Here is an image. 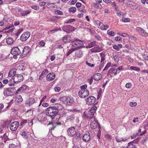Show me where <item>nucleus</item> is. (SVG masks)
Listing matches in <instances>:
<instances>
[{
    "mask_svg": "<svg viewBox=\"0 0 148 148\" xmlns=\"http://www.w3.org/2000/svg\"><path fill=\"white\" fill-rule=\"evenodd\" d=\"M59 107H62L61 105L60 104H58L57 107L52 106L47 108L46 110V115L51 118L53 116L58 113Z\"/></svg>",
    "mask_w": 148,
    "mask_h": 148,
    "instance_id": "nucleus-1",
    "label": "nucleus"
},
{
    "mask_svg": "<svg viewBox=\"0 0 148 148\" xmlns=\"http://www.w3.org/2000/svg\"><path fill=\"white\" fill-rule=\"evenodd\" d=\"M97 107L95 106L92 107L90 110L88 112V114H86L84 113L83 115V117L84 119H86L87 118L88 119H93L94 117V114L95 113L96 110H97Z\"/></svg>",
    "mask_w": 148,
    "mask_h": 148,
    "instance_id": "nucleus-2",
    "label": "nucleus"
},
{
    "mask_svg": "<svg viewBox=\"0 0 148 148\" xmlns=\"http://www.w3.org/2000/svg\"><path fill=\"white\" fill-rule=\"evenodd\" d=\"M72 44V48H73L75 50L82 47L84 45L83 42L78 39H74L73 40H71Z\"/></svg>",
    "mask_w": 148,
    "mask_h": 148,
    "instance_id": "nucleus-3",
    "label": "nucleus"
},
{
    "mask_svg": "<svg viewBox=\"0 0 148 148\" xmlns=\"http://www.w3.org/2000/svg\"><path fill=\"white\" fill-rule=\"evenodd\" d=\"M98 126L99 128H100V125L98 121L95 117H94V119L92 120L90 124V127L92 129H95Z\"/></svg>",
    "mask_w": 148,
    "mask_h": 148,
    "instance_id": "nucleus-4",
    "label": "nucleus"
},
{
    "mask_svg": "<svg viewBox=\"0 0 148 148\" xmlns=\"http://www.w3.org/2000/svg\"><path fill=\"white\" fill-rule=\"evenodd\" d=\"M11 53L14 56V58H16L17 57V56L20 54L21 52L18 47H15L12 49Z\"/></svg>",
    "mask_w": 148,
    "mask_h": 148,
    "instance_id": "nucleus-5",
    "label": "nucleus"
},
{
    "mask_svg": "<svg viewBox=\"0 0 148 148\" xmlns=\"http://www.w3.org/2000/svg\"><path fill=\"white\" fill-rule=\"evenodd\" d=\"M15 83H18L22 81L23 79V77L21 74H16L12 77Z\"/></svg>",
    "mask_w": 148,
    "mask_h": 148,
    "instance_id": "nucleus-6",
    "label": "nucleus"
},
{
    "mask_svg": "<svg viewBox=\"0 0 148 148\" xmlns=\"http://www.w3.org/2000/svg\"><path fill=\"white\" fill-rule=\"evenodd\" d=\"M89 92L88 90H80L78 92V96L81 98H84L88 96Z\"/></svg>",
    "mask_w": 148,
    "mask_h": 148,
    "instance_id": "nucleus-7",
    "label": "nucleus"
},
{
    "mask_svg": "<svg viewBox=\"0 0 148 148\" xmlns=\"http://www.w3.org/2000/svg\"><path fill=\"white\" fill-rule=\"evenodd\" d=\"M19 126V123L18 121H15L10 125V129L12 131H16Z\"/></svg>",
    "mask_w": 148,
    "mask_h": 148,
    "instance_id": "nucleus-8",
    "label": "nucleus"
},
{
    "mask_svg": "<svg viewBox=\"0 0 148 148\" xmlns=\"http://www.w3.org/2000/svg\"><path fill=\"white\" fill-rule=\"evenodd\" d=\"M30 34L28 32L24 33L21 36L20 40L22 41H25L30 37Z\"/></svg>",
    "mask_w": 148,
    "mask_h": 148,
    "instance_id": "nucleus-9",
    "label": "nucleus"
},
{
    "mask_svg": "<svg viewBox=\"0 0 148 148\" xmlns=\"http://www.w3.org/2000/svg\"><path fill=\"white\" fill-rule=\"evenodd\" d=\"M67 132L69 135L71 137L73 136L76 133L75 128L74 127H71L69 128Z\"/></svg>",
    "mask_w": 148,
    "mask_h": 148,
    "instance_id": "nucleus-10",
    "label": "nucleus"
},
{
    "mask_svg": "<svg viewBox=\"0 0 148 148\" xmlns=\"http://www.w3.org/2000/svg\"><path fill=\"white\" fill-rule=\"evenodd\" d=\"M96 101L95 98L93 96H90L86 99V101L88 105H91L94 103Z\"/></svg>",
    "mask_w": 148,
    "mask_h": 148,
    "instance_id": "nucleus-11",
    "label": "nucleus"
},
{
    "mask_svg": "<svg viewBox=\"0 0 148 148\" xmlns=\"http://www.w3.org/2000/svg\"><path fill=\"white\" fill-rule=\"evenodd\" d=\"M27 88V86L26 85H23L17 89L15 94L18 95L22 93L24 90H26Z\"/></svg>",
    "mask_w": 148,
    "mask_h": 148,
    "instance_id": "nucleus-12",
    "label": "nucleus"
},
{
    "mask_svg": "<svg viewBox=\"0 0 148 148\" xmlns=\"http://www.w3.org/2000/svg\"><path fill=\"white\" fill-rule=\"evenodd\" d=\"M97 23L98 24L99 27L103 30H106L108 27V26L107 25H105L99 21H98Z\"/></svg>",
    "mask_w": 148,
    "mask_h": 148,
    "instance_id": "nucleus-13",
    "label": "nucleus"
},
{
    "mask_svg": "<svg viewBox=\"0 0 148 148\" xmlns=\"http://www.w3.org/2000/svg\"><path fill=\"white\" fill-rule=\"evenodd\" d=\"M56 75L54 73H52L48 74L47 76V79L48 81H50L53 80L55 78Z\"/></svg>",
    "mask_w": 148,
    "mask_h": 148,
    "instance_id": "nucleus-14",
    "label": "nucleus"
},
{
    "mask_svg": "<svg viewBox=\"0 0 148 148\" xmlns=\"http://www.w3.org/2000/svg\"><path fill=\"white\" fill-rule=\"evenodd\" d=\"M90 138V134L88 132L84 135L83 137V140L85 142H87L89 141Z\"/></svg>",
    "mask_w": 148,
    "mask_h": 148,
    "instance_id": "nucleus-15",
    "label": "nucleus"
},
{
    "mask_svg": "<svg viewBox=\"0 0 148 148\" xmlns=\"http://www.w3.org/2000/svg\"><path fill=\"white\" fill-rule=\"evenodd\" d=\"M16 69L15 68L11 69L9 73L8 76L9 77H11L13 76V77L14 76L16 75Z\"/></svg>",
    "mask_w": 148,
    "mask_h": 148,
    "instance_id": "nucleus-16",
    "label": "nucleus"
},
{
    "mask_svg": "<svg viewBox=\"0 0 148 148\" xmlns=\"http://www.w3.org/2000/svg\"><path fill=\"white\" fill-rule=\"evenodd\" d=\"M92 77L95 80L98 81L101 79L102 75L100 73H97L94 75Z\"/></svg>",
    "mask_w": 148,
    "mask_h": 148,
    "instance_id": "nucleus-17",
    "label": "nucleus"
},
{
    "mask_svg": "<svg viewBox=\"0 0 148 148\" xmlns=\"http://www.w3.org/2000/svg\"><path fill=\"white\" fill-rule=\"evenodd\" d=\"M71 37L70 35H67L63 38V41L64 42H71Z\"/></svg>",
    "mask_w": 148,
    "mask_h": 148,
    "instance_id": "nucleus-18",
    "label": "nucleus"
},
{
    "mask_svg": "<svg viewBox=\"0 0 148 148\" xmlns=\"http://www.w3.org/2000/svg\"><path fill=\"white\" fill-rule=\"evenodd\" d=\"M11 90L10 88H5L3 92V94L5 96H9L11 95Z\"/></svg>",
    "mask_w": 148,
    "mask_h": 148,
    "instance_id": "nucleus-19",
    "label": "nucleus"
},
{
    "mask_svg": "<svg viewBox=\"0 0 148 148\" xmlns=\"http://www.w3.org/2000/svg\"><path fill=\"white\" fill-rule=\"evenodd\" d=\"M35 99L33 97H30L28 99L27 104H29V105L30 106L31 105L34 103L35 102Z\"/></svg>",
    "mask_w": 148,
    "mask_h": 148,
    "instance_id": "nucleus-20",
    "label": "nucleus"
},
{
    "mask_svg": "<svg viewBox=\"0 0 148 148\" xmlns=\"http://www.w3.org/2000/svg\"><path fill=\"white\" fill-rule=\"evenodd\" d=\"M99 47L98 45H96L94 48L91 49L90 50L92 52L95 53L97 52H99Z\"/></svg>",
    "mask_w": 148,
    "mask_h": 148,
    "instance_id": "nucleus-21",
    "label": "nucleus"
},
{
    "mask_svg": "<svg viewBox=\"0 0 148 148\" xmlns=\"http://www.w3.org/2000/svg\"><path fill=\"white\" fill-rule=\"evenodd\" d=\"M60 116V114L57 113L51 118L52 120H53L54 121H58L59 120Z\"/></svg>",
    "mask_w": 148,
    "mask_h": 148,
    "instance_id": "nucleus-22",
    "label": "nucleus"
},
{
    "mask_svg": "<svg viewBox=\"0 0 148 148\" xmlns=\"http://www.w3.org/2000/svg\"><path fill=\"white\" fill-rule=\"evenodd\" d=\"M96 41H95L91 42L90 43L88 44V45L86 46V48L88 49L96 45Z\"/></svg>",
    "mask_w": 148,
    "mask_h": 148,
    "instance_id": "nucleus-23",
    "label": "nucleus"
},
{
    "mask_svg": "<svg viewBox=\"0 0 148 148\" xmlns=\"http://www.w3.org/2000/svg\"><path fill=\"white\" fill-rule=\"evenodd\" d=\"M115 139L116 141L118 143L122 141H125L127 140L126 139H124L122 137L118 136L115 137Z\"/></svg>",
    "mask_w": 148,
    "mask_h": 148,
    "instance_id": "nucleus-24",
    "label": "nucleus"
},
{
    "mask_svg": "<svg viewBox=\"0 0 148 148\" xmlns=\"http://www.w3.org/2000/svg\"><path fill=\"white\" fill-rule=\"evenodd\" d=\"M31 12V11L30 10H25L23 11L22 12H21V14L22 16H24L29 14Z\"/></svg>",
    "mask_w": 148,
    "mask_h": 148,
    "instance_id": "nucleus-25",
    "label": "nucleus"
},
{
    "mask_svg": "<svg viewBox=\"0 0 148 148\" xmlns=\"http://www.w3.org/2000/svg\"><path fill=\"white\" fill-rule=\"evenodd\" d=\"M6 43L9 45H11L13 42V39L11 37H8L6 39Z\"/></svg>",
    "mask_w": 148,
    "mask_h": 148,
    "instance_id": "nucleus-26",
    "label": "nucleus"
},
{
    "mask_svg": "<svg viewBox=\"0 0 148 148\" xmlns=\"http://www.w3.org/2000/svg\"><path fill=\"white\" fill-rule=\"evenodd\" d=\"M140 35L143 37H146L148 36V33L145 32V30L143 29L140 33Z\"/></svg>",
    "mask_w": 148,
    "mask_h": 148,
    "instance_id": "nucleus-27",
    "label": "nucleus"
},
{
    "mask_svg": "<svg viewBox=\"0 0 148 148\" xmlns=\"http://www.w3.org/2000/svg\"><path fill=\"white\" fill-rule=\"evenodd\" d=\"M15 83H14V79L12 78V79H10L8 81V85L10 86H12L14 85V84Z\"/></svg>",
    "mask_w": 148,
    "mask_h": 148,
    "instance_id": "nucleus-28",
    "label": "nucleus"
},
{
    "mask_svg": "<svg viewBox=\"0 0 148 148\" xmlns=\"http://www.w3.org/2000/svg\"><path fill=\"white\" fill-rule=\"evenodd\" d=\"M127 148H136L135 145L132 144V142H130L127 146Z\"/></svg>",
    "mask_w": 148,
    "mask_h": 148,
    "instance_id": "nucleus-29",
    "label": "nucleus"
},
{
    "mask_svg": "<svg viewBox=\"0 0 148 148\" xmlns=\"http://www.w3.org/2000/svg\"><path fill=\"white\" fill-rule=\"evenodd\" d=\"M93 5L96 8H99L100 9L101 8L102 6L101 4L99 3H93Z\"/></svg>",
    "mask_w": 148,
    "mask_h": 148,
    "instance_id": "nucleus-30",
    "label": "nucleus"
},
{
    "mask_svg": "<svg viewBox=\"0 0 148 148\" xmlns=\"http://www.w3.org/2000/svg\"><path fill=\"white\" fill-rule=\"evenodd\" d=\"M16 100L18 102H20L23 101V99L21 95H18L16 97Z\"/></svg>",
    "mask_w": 148,
    "mask_h": 148,
    "instance_id": "nucleus-31",
    "label": "nucleus"
},
{
    "mask_svg": "<svg viewBox=\"0 0 148 148\" xmlns=\"http://www.w3.org/2000/svg\"><path fill=\"white\" fill-rule=\"evenodd\" d=\"M75 51V49L73 48H72L70 50L66 53V55L68 56L70 54L72 53L73 51Z\"/></svg>",
    "mask_w": 148,
    "mask_h": 148,
    "instance_id": "nucleus-32",
    "label": "nucleus"
},
{
    "mask_svg": "<svg viewBox=\"0 0 148 148\" xmlns=\"http://www.w3.org/2000/svg\"><path fill=\"white\" fill-rule=\"evenodd\" d=\"M115 70V69L114 68H112L110 69L108 72V75H110L111 76V73H113L114 71Z\"/></svg>",
    "mask_w": 148,
    "mask_h": 148,
    "instance_id": "nucleus-33",
    "label": "nucleus"
},
{
    "mask_svg": "<svg viewBox=\"0 0 148 148\" xmlns=\"http://www.w3.org/2000/svg\"><path fill=\"white\" fill-rule=\"evenodd\" d=\"M77 57L81 58L83 56V53L81 50H79L77 53Z\"/></svg>",
    "mask_w": 148,
    "mask_h": 148,
    "instance_id": "nucleus-34",
    "label": "nucleus"
},
{
    "mask_svg": "<svg viewBox=\"0 0 148 148\" xmlns=\"http://www.w3.org/2000/svg\"><path fill=\"white\" fill-rule=\"evenodd\" d=\"M23 50L27 53H28L30 50V48L29 47H25L24 48Z\"/></svg>",
    "mask_w": 148,
    "mask_h": 148,
    "instance_id": "nucleus-35",
    "label": "nucleus"
},
{
    "mask_svg": "<svg viewBox=\"0 0 148 148\" xmlns=\"http://www.w3.org/2000/svg\"><path fill=\"white\" fill-rule=\"evenodd\" d=\"M122 20L124 22H130V20L128 18L123 17L122 19Z\"/></svg>",
    "mask_w": 148,
    "mask_h": 148,
    "instance_id": "nucleus-36",
    "label": "nucleus"
},
{
    "mask_svg": "<svg viewBox=\"0 0 148 148\" xmlns=\"http://www.w3.org/2000/svg\"><path fill=\"white\" fill-rule=\"evenodd\" d=\"M130 69L132 70L136 71H139L140 70V69L139 68L135 66H131L130 67Z\"/></svg>",
    "mask_w": 148,
    "mask_h": 148,
    "instance_id": "nucleus-37",
    "label": "nucleus"
},
{
    "mask_svg": "<svg viewBox=\"0 0 148 148\" xmlns=\"http://www.w3.org/2000/svg\"><path fill=\"white\" fill-rule=\"evenodd\" d=\"M69 119L71 121V122H73L75 120V118L74 115H72L70 116Z\"/></svg>",
    "mask_w": 148,
    "mask_h": 148,
    "instance_id": "nucleus-38",
    "label": "nucleus"
},
{
    "mask_svg": "<svg viewBox=\"0 0 148 148\" xmlns=\"http://www.w3.org/2000/svg\"><path fill=\"white\" fill-rule=\"evenodd\" d=\"M107 33L109 35L111 36H113L115 34V33L114 32L112 31H110L109 30L107 31Z\"/></svg>",
    "mask_w": 148,
    "mask_h": 148,
    "instance_id": "nucleus-39",
    "label": "nucleus"
},
{
    "mask_svg": "<svg viewBox=\"0 0 148 148\" xmlns=\"http://www.w3.org/2000/svg\"><path fill=\"white\" fill-rule=\"evenodd\" d=\"M76 10V8L75 7H71L69 9V11L70 12L74 13L75 12Z\"/></svg>",
    "mask_w": 148,
    "mask_h": 148,
    "instance_id": "nucleus-40",
    "label": "nucleus"
},
{
    "mask_svg": "<svg viewBox=\"0 0 148 148\" xmlns=\"http://www.w3.org/2000/svg\"><path fill=\"white\" fill-rule=\"evenodd\" d=\"M21 135L25 139H27V134L25 132H23Z\"/></svg>",
    "mask_w": 148,
    "mask_h": 148,
    "instance_id": "nucleus-41",
    "label": "nucleus"
},
{
    "mask_svg": "<svg viewBox=\"0 0 148 148\" xmlns=\"http://www.w3.org/2000/svg\"><path fill=\"white\" fill-rule=\"evenodd\" d=\"M111 63H108L107 64L103 70L105 71L107 70L111 66Z\"/></svg>",
    "mask_w": 148,
    "mask_h": 148,
    "instance_id": "nucleus-42",
    "label": "nucleus"
},
{
    "mask_svg": "<svg viewBox=\"0 0 148 148\" xmlns=\"http://www.w3.org/2000/svg\"><path fill=\"white\" fill-rule=\"evenodd\" d=\"M31 8L35 10H38L39 9V6L36 5H33L31 6Z\"/></svg>",
    "mask_w": 148,
    "mask_h": 148,
    "instance_id": "nucleus-43",
    "label": "nucleus"
},
{
    "mask_svg": "<svg viewBox=\"0 0 148 148\" xmlns=\"http://www.w3.org/2000/svg\"><path fill=\"white\" fill-rule=\"evenodd\" d=\"M82 133L81 132H78L76 134V136H77V138L78 139L79 138H80L82 136Z\"/></svg>",
    "mask_w": 148,
    "mask_h": 148,
    "instance_id": "nucleus-44",
    "label": "nucleus"
},
{
    "mask_svg": "<svg viewBox=\"0 0 148 148\" xmlns=\"http://www.w3.org/2000/svg\"><path fill=\"white\" fill-rule=\"evenodd\" d=\"M55 13L56 14L58 15H62L63 14V12L58 10H57L55 11Z\"/></svg>",
    "mask_w": 148,
    "mask_h": 148,
    "instance_id": "nucleus-45",
    "label": "nucleus"
},
{
    "mask_svg": "<svg viewBox=\"0 0 148 148\" xmlns=\"http://www.w3.org/2000/svg\"><path fill=\"white\" fill-rule=\"evenodd\" d=\"M114 61L116 62H118L119 61V59L118 57V55H116L114 56Z\"/></svg>",
    "mask_w": 148,
    "mask_h": 148,
    "instance_id": "nucleus-46",
    "label": "nucleus"
},
{
    "mask_svg": "<svg viewBox=\"0 0 148 148\" xmlns=\"http://www.w3.org/2000/svg\"><path fill=\"white\" fill-rule=\"evenodd\" d=\"M100 55L101 57V62H102L103 61L105 60V58H104V55L103 53H100Z\"/></svg>",
    "mask_w": 148,
    "mask_h": 148,
    "instance_id": "nucleus-47",
    "label": "nucleus"
},
{
    "mask_svg": "<svg viewBox=\"0 0 148 148\" xmlns=\"http://www.w3.org/2000/svg\"><path fill=\"white\" fill-rule=\"evenodd\" d=\"M23 30L22 29H20L18 30L17 32L16 33V35L18 36L22 32Z\"/></svg>",
    "mask_w": 148,
    "mask_h": 148,
    "instance_id": "nucleus-48",
    "label": "nucleus"
},
{
    "mask_svg": "<svg viewBox=\"0 0 148 148\" xmlns=\"http://www.w3.org/2000/svg\"><path fill=\"white\" fill-rule=\"evenodd\" d=\"M87 86L85 84L84 85H82L81 87V88L82 89L81 90H86V88H87Z\"/></svg>",
    "mask_w": 148,
    "mask_h": 148,
    "instance_id": "nucleus-49",
    "label": "nucleus"
},
{
    "mask_svg": "<svg viewBox=\"0 0 148 148\" xmlns=\"http://www.w3.org/2000/svg\"><path fill=\"white\" fill-rule=\"evenodd\" d=\"M74 21H75V20L74 19H70L65 23L66 24L69 23L73 22Z\"/></svg>",
    "mask_w": 148,
    "mask_h": 148,
    "instance_id": "nucleus-50",
    "label": "nucleus"
},
{
    "mask_svg": "<svg viewBox=\"0 0 148 148\" xmlns=\"http://www.w3.org/2000/svg\"><path fill=\"white\" fill-rule=\"evenodd\" d=\"M61 88L59 87H56L54 88V90L56 92H59Z\"/></svg>",
    "mask_w": 148,
    "mask_h": 148,
    "instance_id": "nucleus-51",
    "label": "nucleus"
},
{
    "mask_svg": "<svg viewBox=\"0 0 148 148\" xmlns=\"http://www.w3.org/2000/svg\"><path fill=\"white\" fill-rule=\"evenodd\" d=\"M137 105V103L136 102H134V103L132 102H131L130 103V105L131 107H135Z\"/></svg>",
    "mask_w": 148,
    "mask_h": 148,
    "instance_id": "nucleus-52",
    "label": "nucleus"
},
{
    "mask_svg": "<svg viewBox=\"0 0 148 148\" xmlns=\"http://www.w3.org/2000/svg\"><path fill=\"white\" fill-rule=\"evenodd\" d=\"M86 63L88 65V66H90L91 67H94L95 65L94 64H91L90 63H89L88 61H86Z\"/></svg>",
    "mask_w": 148,
    "mask_h": 148,
    "instance_id": "nucleus-53",
    "label": "nucleus"
},
{
    "mask_svg": "<svg viewBox=\"0 0 148 148\" xmlns=\"http://www.w3.org/2000/svg\"><path fill=\"white\" fill-rule=\"evenodd\" d=\"M113 48L114 49L116 50L117 51H119V47L115 45H113Z\"/></svg>",
    "mask_w": 148,
    "mask_h": 148,
    "instance_id": "nucleus-54",
    "label": "nucleus"
},
{
    "mask_svg": "<svg viewBox=\"0 0 148 148\" xmlns=\"http://www.w3.org/2000/svg\"><path fill=\"white\" fill-rule=\"evenodd\" d=\"M10 90H11V92H15V93L16 92V91H17L16 89V87L10 88Z\"/></svg>",
    "mask_w": 148,
    "mask_h": 148,
    "instance_id": "nucleus-55",
    "label": "nucleus"
},
{
    "mask_svg": "<svg viewBox=\"0 0 148 148\" xmlns=\"http://www.w3.org/2000/svg\"><path fill=\"white\" fill-rule=\"evenodd\" d=\"M139 135V134H138V133H136L135 134H134L133 135V136H131V138L132 139H134L136 138V137L137 136Z\"/></svg>",
    "mask_w": 148,
    "mask_h": 148,
    "instance_id": "nucleus-56",
    "label": "nucleus"
},
{
    "mask_svg": "<svg viewBox=\"0 0 148 148\" xmlns=\"http://www.w3.org/2000/svg\"><path fill=\"white\" fill-rule=\"evenodd\" d=\"M93 79V78L92 77V76L90 79H88V82L89 83L90 85H91Z\"/></svg>",
    "mask_w": 148,
    "mask_h": 148,
    "instance_id": "nucleus-57",
    "label": "nucleus"
},
{
    "mask_svg": "<svg viewBox=\"0 0 148 148\" xmlns=\"http://www.w3.org/2000/svg\"><path fill=\"white\" fill-rule=\"evenodd\" d=\"M132 84L130 83H127L125 85V87L126 88H131Z\"/></svg>",
    "mask_w": 148,
    "mask_h": 148,
    "instance_id": "nucleus-58",
    "label": "nucleus"
},
{
    "mask_svg": "<svg viewBox=\"0 0 148 148\" xmlns=\"http://www.w3.org/2000/svg\"><path fill=\"white\" fill-rule=\"evenodd\" d=\"M42 106L45 107H47L49 106V104L47 103H43L42 104Z\"/></svg>",
    "mask_w": 148,
    "mask_h": 148,
    "instance_id": "nucleus-59",
    "label": "nucleus"
},
{
    "mask_svg": "<svg viewBox=\"0 0 148 148\" xmlns=\"http://www.w3.org/2000/svg\"><path fill=\"white\" fill-rule=\"evenodd\" d=\"M48 73V70L47 69H45L42 72V73L43 74L45 75H46Z\"/></svg>",
    "mask_w": 148,
    "mask_h": 148,
    "instance_id": "nucleus-60",
    "label": "nucleus"
},
{
    "mask_svg": "<svg viewBox=\"0 0 148 148\" xmlns=\"http://www.w3.org/2000/svg\"><path fill=\"white\" fill-rule=\"evenodd\" d=\"M39 44L41 46L43 47L45 45V43L43 41H41L40 42Z\"/></svg>",
    "mask_w": 148,
    "mask_h": 148,
    "instance_id": "nucleus-61",
    "label": "nucleus"
},
{
    "mask_svg": "<svg viewBox=\"0 0 148 148\" xmlns=\"http://www.w3.org/2000/svg\"><path fill=\"white\" fill-rule=\"evenodd\" d=\"M46 3L45 1H42L40 3V5L41 6H43L45 5Z\"/></svg>",
    "mask_w": 148,
    "mask_h": 148,
    "instance_id": "nucleus-62",
    "label": "nucleus"
},
{
    "mask_svg": "<svg viewBox=\"0 0 148 148\" xmlns=\"http://www.w3.org/2000/svg\"><path fill=\"white\" fill-rule=\"evenodd\" d=\"M125 47L126 48L130 49L131 48L130 45L129 44H127L125 45Z\"/></svg>",
    "mask_w": 148,
    "mask_h": 148,
    "instance_id": "nucleus-63",
    "label": "nucleus"
},
{
    "mask_svg": "<svg viewBox=\"0 0 148 148\" xmlns=\"http://www.w3.org/2000/svg\"><path fill=\"white\" fill-rule=\"evenodd\" d=\"M81 6V3H80L78 2L76 3V6L77 8H79Z\"/></svg>",
    "mask_w": 148,
    "mask_h": 148,
    "instance_id": "nucleus-64",
    "label": "nucleus"
}]
</instances>
